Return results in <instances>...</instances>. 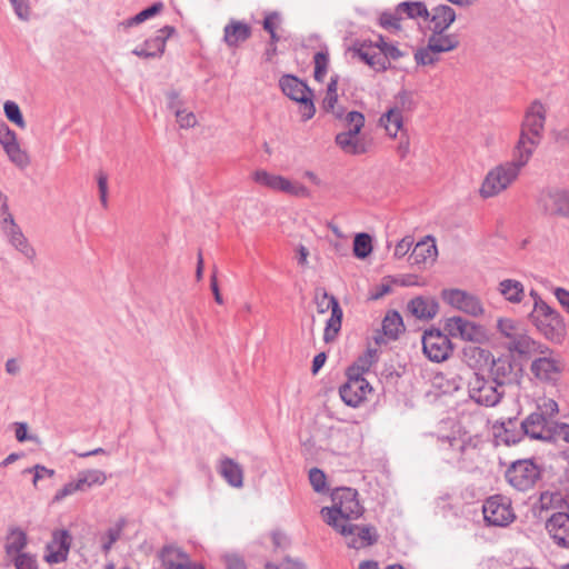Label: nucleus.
Here are the masks:
<instances>
[{"mask_svg":"<svg viewBox=\"0 0 569 569\" xmlns=\"http://www.w3.org/2000/svg\"><path fill=\"white\" fill-rule=\"evenodd\" d=\"M463 359L473 369H480L482 366L490 365L488 377L495 380V382H499L502 388L506 385L518 381V371L520 369H518L511 355H503L495 359L489 350L477 346H469L463 348Z\"/></svg>","mask_w":569,"mask_h":569,"instance_id":"f257e3e1","label":"nucleus"},{"mask_svg":"<svg viewBox=\"0 0 569 569\" xmlns=\"http://www.w3.org/2000/svg\"><path fill=\"white\" fill-rule=\"evenodd\" d=\"M331 507H322L320 513L325 522L333 529L359 519L365 508L358 499V491L349 487L336 488L331 492Z\"/></svg>","mask_w":569,"mask_h":569,"instance_id":"f03ea898","label":"nucleus"},{"mask_svg":"<svg viewBox=\"0 0 569 569\" xmlns=\"http://www.w3.org/2000/svg\"><path fill=\"white\" fill-rule=\"evenodd\" d=\"M529 151L523 154L515 150L513 159L492 168L485 177L480 187V196L485 199L495 197L506 190L519 176L520 170L528 163Z\"/></svg>","mask_w":569,"mask_h":569,"instance_id":"7ed1b4c3","label":"nucleus"},{"mask_svg":"<svg viewBox=\"0 0 569 569\" xmlns=\"http://www.w3.org/2000/svg\"><path fill=\"white\" fill-rule=\"evenodd\" d=\"M497 329L502 337L507 339L506 348L511 353L520 357H530L535 353L546 355L550 349L533 340L526 328L518 321L510 318H500L497 321Z\"/></svg>","mask_w":569,"mask_h":569,"instance_id":"20e7f679","label":"nucleus"},{"mask_svg":"<svg viewBox=\"0 0 569 569\" xmlns=\"http://www.w3.org/2000/svg\"><path fill=\"white\" fill-rule=\"evenodd\" d=\"M545 121L546 110L542 103L533 101L525 114L520 138L516 147L517 153L525 156L529 151L528 158L530 159L542 138Z\"/></svg>","mask_w":569,"mask_h":569,"instance_id":"39448f33","label":"nucleus"},{"mask_svg":"<svg viewBox=\"0 0 569 569\" xmlns=\"http://www.w3.org/2000/svg\"><path fill=\"white\" fill-rule=\"evenodd\" d=\"M530 319L537 330L553 343H561L566 337V325L561 315L547 302H540L537 310H532Z\"/></svg>","mask_w":569,"mask_h":569,"instance_id":"423d86ee","label":"nucleus"},{"mask_svg":"<svg viewBox=\"0 0 569 569\" xmlns=\"http://www.w3.org/2000/svg\"><path fill=\"white\" fill-rule=\"evenodd\" d=\"M342 121L347 130L336 136V144L349 154L359 156L366 153V143L359 138L366 122L363 113L356 110L349 111L346 113Z\"/></svg>","mask_w":569,"mask_h":569,"instance_id":"0eeeda50","label":"nucleus"},{"mask_svg":"<svg viewBox=\"0 0 569 569\" xmlns=\"http://www.w3.org/2000/svg\"><path fill=\"white\" fill-rule=\"evenodd\" d=\"M441 458L449 465L467 468L472 461L476 446L466 437L442 436L438 438Z\"/></svg>","mask_w":569,"mask_h":569,"instance_id":"6e6552de","label":"nucleus"},{"mask_svg":"<svg viewBox=\"0 0 569 569\" xmlns=\"http://www.w3.org/2000/svg\"><path fill=\"white\" fill-rule=\"evenodd\" d=\"M476 369L468 380V395L477 405L483 407L497 406L505 395V389L490 377L483 376Z\"/></svg>","mask_w":569,"mask_h":569,"instance_id":"1a4fd4ad","label":"nucleus"},{"mask_svg":"<svg viewBox=\"0 0 569 569\" xmlns=\"http://www.w3.org/2000/svg\"><path fill=\"white\" fill-rule=\"evenodd\" d=\"M279 87L284 96L300 104L303 121L310 120L315 116L313 92L306 82L293 74H283L279 79Z\"/></svg>","mask_w":569,"mask_h":569,"instance_id":"9d476101","label":"nucleus"},{"mask_svg":"<svg viewBox=\"0 0 569 569\" xmlns=\"http://www.w3.org/2000/svg\"><path fill=\"white\" fill-rule=\"evenodd\" d=\"M508 483L518 491H528L541 478L540 467L532 459L513 461L505 473Z\"/></svg>","mask_w":569,"mask_h":569,"instance_id":"9b49d317","label":"nucleus"},{"mask_svg":"<svg viewBox=\"0 0 569 569\" xmlns=\"http://www.w3.org/2000/svg\"><path fill=\"white\" fill-rule=\"evenodd\" d=\"M422 350L430 361L439 363L450 357L453 345L445 330L430 329L422 336Z\"/></svg>","mask_w":569,"mask_h":569,"instance_id":"f8f14e48","label":"nucleus"},{"mask_svg":"<svg viewBox=\"0 0 569 569\" xmlns=\"http://www.w3.org/2000/svg\"><path fill=\"white\" fill-rule=\"evenodd\" d=\"M397 107L390 108L380 118V122L385 126L387 132L391 137H396L402 130L403 117L401 111H411L416 108L413 93L408 90H400L396 96Z\"/></svg>","mask_w":569,"mask_h":569,"instance_id":"ddd939ff","label":"nucleus"},{"mask_svg":"<svg viewBox=\"0 0 569 569\" xmlns=\"http://www.w3.org/2000/svg\"><path fill=\"white\" fill-rule=\"evenodd\" d=\"M252 179L254 182L273 191L284 192L287 194L299 198L310 197V190L306 186L301 183H293L283 176L272 174L263 169L254 171Z\"/></svg>","mask_w":569,"mask_h":569,"instance_id":"4468645a","label":"nucleus"},{"mask_svg":"<svg viewBox=\"0 0 569 569\" xmlns=\"http://www.w3.org/2000/svg\"><path fill=\"white\" fill-rule=\"evenodd\" d=\"M538 204L547 214L569 219V189L546 188L539 194Z\"/></svg>","mask_w":569,"mask_h":569,"instance_id":"2eb2a0df","label":"nucleus"},{"mask_svg":"<svg viewBox=\"0 0 569 569\" xmlns=\"http://www.w3.org/2000/svg\"><path fill=\"white\" fill-rule=\"evenodd\" d=\"M335 530L346 538L347 546L352 549L370 547L379 539L377 529L372 525L360 526L349 522Z\"/></svg>","mask_w":569,"mask_h":569,"instance_id":"dca6fc26","label":"nucleus"},{"mask_svg":"<svg viewBox=\"0 0 569 569\" xmlns=\"http://www.w3.org/2000/svg\"><path fill=\"white\" fill-rule=\"evenodd\" d=\"M482 512L485 521L495 527H506L515 518L510 503L500 495L489 497L482 506Z\"/></svg>","mask_w":569,"mask_h":569,"instance_id":"f3484780","label":"nucleus"},{"mask_svg":"<svg viewBox=\"0 0 569 569\" xmlns=\"http://www.w3.org/2000/svg\"><path fill=\"white\" fill-rule=\"evenodd\" d=\"M441 297L451 307L471 317H479L485 312L481 300L468 291L461 289H443Z\"/></svg>","mask_w":569,"mask_h":569,"instance_id":"a211bd4d","label":"nucleus"},{"mask_svg":"<svg viewBox=\"0 0 569 569\" xmlns=\"http://www.w3.org/2000/svg\"><path fill=\"white\" fill-rule=\"evenodd\" d=\"M443 329L450 338H460L465 341L480 342L485 338L482 326L460 316L447 318Z\"/></svg>","mask_w":569,"mask_h":569,"instance_id":"6ab92c4d","label":"nucleus"},{"mask_svg":"<svg viewBox=\"0 0 569 569\" xmlns=\"http://www.w3.org/2000/svg\"><path fill=\"white\" fill-rule=\"evenodd\" d=\"M72 537L67 529H56L50 541L46 545L44 560L49 565L62 563L68 559Z\"/></svg>","mask_w":569,"mask_h":569,"instance_id":"aec40b11","label":"nucleus"},{"mask_svg":"<svg viewBox=\"0 0 569 569\" xmlns=\"http://www.w3.org/2000/svg\"><path fill=\"white\" fill-rule=\"evenodd\" d=\"M346 376L347 381L339 388L340 398L347 406L357 408L372 391V388L363 377Z\"/></svg>","mask_w":569,"mask_h":569,"instance_id":"412c9836","label":"nucleus"},{"mask_svg":"<svg viewBox=\"0 0 569 569\" xmlns=\"http://www.w3.org/2000/svg\"><path fill=\"white\" fill-rule=\"evenodd\" d=\"M0 144L6 151L8 158L17 167L26 168L30 159L26 151H23L17 140L16 132L0 118Z\"/></svg>","mask_w":569,"mask_h":569,"instance_id":"4be33fe9","label":"nucleus"},{"mask_svg":"<svg viewBox=\"0 0 569 569\" xmlns=\"http://www.w3.org/2000/svg\"><path fill=\"white\" fill-rule=\"evenodd\" d=\"M176 33V28L172 26H164L157 31L154 37L148 38L144 42L132 50L137 57L149 59L159 58L163 54L167 40Z\"/></svg>","mask_w":569,"mask_h":569,"instance_id":"5701e85b","label":"nucleus"},{"mask_svg":"<svg viewBox=\"0 0 569 569\" xmlns=\"http://www.w3.org/2000/svg\"><path fill=\"white\" fill-rule=\"evenodd\" d=\"M546 530L560 548L569 549V513L553 512L546 521Z\"/></svg>","mask_w":569,"mask_h":569,"instance_id":"b1692460","label":"nucleus"},{"mask_svg":"<svg viewBox=\"0 0 569 569\" xmlns=\"http://www.w3.org/2000/svg\"><path fill=\"white\" fill-rule=\"evenodd\" d=\"M522 428L525 436L532 440H547L550 438L548 429V419L538 406L536 411L522 419Z\"/></svg>","mask_w":569,"mask_h":569,"instance_id":"393cba45","label":"nucleus"},{"mask_svg":"<svg viewBox=\"0 0 569 569\" xmlns=\"http://www.w3.org/2000/svg\"><path fill=\"white\" fill-rule=\"evenodd\" d=\"M2 233L4 234L7 241L23 257H26L29 261H33L36 258V250L29 243L28 239L23 234L21 228L17 224L16 221L10 222L0 227Z\"/></svg>","mask_w":569,"mask_h":569,"instance_id":"a878e982","label":"nucleus"},{"mask_svg":"<svg viewBox=\"0 0 569 569\" xmlns=\"http://www.w3.org/2000/svg\"><path fill=\"white\" fill-rule=\"evenodd\" d=\"M496 437L503 443L511 446L519 443L526 436L522 420L518 417H509L495 425Z\"/></svg>","mask_w":569,"mask_h":569,"instance_id":"bb28decb","label":"nucleus"},{"mask_svg":"<svg viewBox=\"0 0 569 569\" xmlns=\"http://www.w3.org/2000/svg\"><path fill=\"white\" fill-rule=\"evenodd\" d=\"M429 13L430 30L437 34L446 32L457 19L455 9L448 4H438Z\"/></svg>","mask_w":569,"mask_h":569,"instance_id":"cd10ccee","label":"nucleus"},{"mask_svg":"<svg viewBox=\"0 0 569 569\" xmlns=\"http://www.w3.org/2000/svg\"><path fill=\"white\" fill-rule=\"evenodd\" d=\"M437 254L438 250L435 238L427 236L423 240H420L415 244L408 260L411 266H420L433 262Z\"/></svg>","mask_w":569,"mask_h":569,"instance_id":"c85d7f7f","label":"nucleus"},{"mask_svg":"<svg viewBox=\"0 0 569 569\" xmlns=\"http://www.w3.org/2000/svg\"><path fill=\"white\" fill-rule=\"evenodd\" d=\"M355 53L375 71H386L389 69L390 63L386 61V57H382L380 52L372 49V43L361 41L355 44Z\"/></svg>","mask_w":569,"mask_h":569,"instance_id":"c756f323","label":"nucleus"},{"mask_svg":"<svg viewBox=\"0 0 569 569\" xmlns=\"http://www.w3.org/2000/svg\"><path fill=\"white\" fill-rule=\"evenodd\" d=\"M531 371L539 380L556 382L559 378L561 367L559 361L545 356L532 361Z\"/></svg>","mask_w":569,"mask_h":569,"instance_id":"7c9ffc66","label":"nucleus"},{"mask_svg":"<svg viewBox=\"0 0 569 569\" xmlns=\"http://www.w3.org/2000/svg\"><path fill=\"white\" fill-rule=\"evenodd\" d=\"M159 558L166 569H189V556L180 548L174 546H164Z\"/></svg>","mask_w":569,"mask_h":569,"instance_id":"2f4dec72","label":"nucleus"},{"mask_svg":"<svg viewBox=\"0 0 569 569\" xmlns=\"http://www.w3.org/2000/svg\"><path fill=\"white\" fill-rule=\"evenodd\" d=\"M408 311L420 320L432 319L439 310V305L433 298L416 297L408 302Z\"/></svg>","mask_w":569,"mask_h":569,"instance_id":"473e14b6","label":"nucleus"},{"mask_svg":"<svg viewBox=\"0 0 569 569\" xmlns=\"http://www.w3.org/2000/svg\"><path fill=\"white\" fill-rule=\"evenodd\" d=\"M219 473L233 488L243 486V470L241 466L231 458H223L220 461Z\"/></svg>","mask_w":569,"mask_h":569,"instance_id":"72a5a7b5","label":"nucleus"},{"mask_svg":"<svg viewBox=\"0 0 569 569\" xmlns=\"http://www.w3.org/2000/svg\"><path fill=\"white\" fill-rule=\"evenodd\" d=\"M330 303H331V311H330L331 315L326 322L325 332H323V340L327 343L333 341L337 338V336L341 329V322H342V316H343V311H342V308L340 307L338 299H332Z\"/></svg>","mask_w":569,"mask_h":569,"instance_id":"f704fd0d","label":"nucleus"},{"mask_svg":"<svg viewBox=\"0 0 569 569\" xmlns=\"http://www.w3.org/2000/svg\"><path fill=\"white\" fill-rule=\"evenodd\" d=\"M251 36L250 27L240 21L232 20L224 27V41L229 47H236L244 42Z\"/></svg>","mask_w":569,"mask_h":569,"instance_id":"c9c22d12","label":"nucleus"},{"mask_svg":"<svg viewBox=\"0 0 569 569\" xmlns=\"http://www.w3.org/2000/svg\"><path fill=\"white\" fill-rule=\"evenodd\" d=\"M498 292L510 303H520L525 297L522 282L516 279H503L498 284Z\"/></svg>","mask_w":569,"mask_h":569,"instance_id":"e433bc0d","label":"nucleus"},{"mask_svg":"<svg viewBox=\"0 0 569 569\" xmlns=\"http://www.w3.org/2000/svg\"><path fill=\"white\" fill-rule=\"evenodd\" d=\"M428 41L430 42V48H436L435 50L439 53L450 52L460 44L458 34L446 32H441L440 34L431 32L428 37Z\"/></svg>","mask_w":569,"mask_h":569,"instance_id":"4c0bfd02","label":"nucleus"},{"mask_svg":"<svg viewBox=\"0 0 569 569\" xmlns=\"http://www.w3.org/2000/svg\"><path fill=\"white\" fill-rule=\"evenodd\" d=\"M381 329L389 340L398 339L399 335L405 330L401 315L396 310H390L385 316Z\"/></svg>","mask_w":569,"mask_h":569,"instance_id":"58836bf2","label":"nucleus"},{"mask_svg":"<svg viewBox=\"0 0 569 569\" xmlns=\"http://www.w3.org/2000/svg\"><path fill=\"white\" fill-rule=\"evenodd\" d=\"M378 360L376 349H368L365 355L360 356L348 369L346 375L363 377L371 366Z\"/></svg>","mask_w":569,"mask_h":569,"instance_id":"ea45409f","label":"nucleus"},{"mask_svg":"<svg viewBox=\"0 0 569 569\" xmlns=\"http://www.w3.org/2000/svg\"><path fill=\"white\" fill-rule=\"evenodd\" d=\"M126 526L127 520L120 518L101 536V549L104 553H108L112 546L121 538Z\"/></svg>","mask_w":569,"mask_h":569,"instance_id":"a19ab883","label":"nucleus"},{"mask_svg":"<svg viewBox=\"0 0 569 569\" xmlns=\"http://www.w3.org/2000/svg\"><path fill=\"white\" fill-rule=\"evenodd\" d=\"M28 537L27 533L20 528L10 529L8 542L6 545V552L8 555L12 553H23L22 550L27 547Z\"/></svg>","mask_w":569,"mask_h":569,"instance_id":"79ce46f5","label":"nucleus"},{"mask_svg":"<svg viewBox=\"0 0 569 569\" xmlns=\"http://www.w3.org/2000/svg\"><path fill=\"white\" fill-rule=\"evenodd\" d=\"M398 11L403 12L410 19H429V10L422 1H403L398 4Z\"/></svg>","mask_w":569,"mask_h":569,"instance_id":"37998d69","label":"nucleus"},{"mask_svg":"<svg viewBox=\"0 0 569 569\" xmlns=\"http://www.w3.org/2000/svg\"><path fill=\"white\" fill-rule=\"evenodd\" d=\"M163 9V3L158 1L152 3L151 6L144 8L140 12H138L136 16L122 21L119 26H122L124 28H130L132 26H137L139 23L144 22L146 20L154 17Z\"/></svg>","mask_w":569,"mask_h":569,"instance_id":"c03bdc74","label":"nucleus"},{"mask_svg":"<svg viewBox=\"0 0 569 569\" xmlns=\"http://www.w3.org/2000/svg\"><path fill=\"white\" fill-rule=\"evenodd\" d=\"M372 252V238L366 232L357 233L353 240V254L366 259Z\"/></svg>","mask_w":569,"mask_h":569,"instance_id":"a18cd8bd","label":"nucleus"},{"mask_svg":"<svg viewBox=\"0 0 569 569\" xmlns=\"http://www.w3.org/2000/svg\"><path fill=\"white\" fill-rule=\"evenodd\" d=\"M430 48V42L427 41L426 47H421L415 52V61L418 66H435L439 61V52Z\"/></svg>","mask_w":569,"mask_h":569,"instance_id":"49530a36","label":"nucleus"},{"mask_svg":"<svg viewBox=\"0 0 569 569\" xmlns=\"http://www.w3.org/2000/svg\"><path fill=\"white\" fill-rule=\"evenodd\" d=\"M315 71L313 77L315 80L322 82L325 76L327 73L328 64H329V52L328 48L325 46L322 50L316 52L313 57Z\"/></svg>","mask_w":569,"mask_h":569,"instance_id":"de8ad7c7","label":"nucleus"},{"mask_svg":"<svg viewBox=\"0 0 569 569\" xmlns=\"http://www.w3.org/2000/svg\"><path fill=\"white\" fill-rule=\"evenodd\" d=\"M7 119L21 129L26 128V121L17 102L8 100L3 104Z\"/></svg>","mask_w":569,"mask_h":569,"instance_id":"09e8293b","label":"nucleus"},{"mask_svg":"<svg viewBox=\"0 0 569 569\" xmlns=\"http://www.w3.org/2000/svg\"><path fill=\"white\" fill-rule=\"evenodd\" d=\"M309 482L312 489L318 493H323L328 489L327 476L321 469L317 467H313L309 470Z\"/></svg>","mask_w":569,"mask_h":569,"instance_id":"8fccbe9b","label":"nucleus"},{"mask_svg":"<svg viewBox=\"0 0 569 569\" xmlns=\"http://www.w3.org/2000/svg\"><path fill=\"white\" fill-rule=\"evenodd\" d=\"M540 505L541 509H550L553 507H560L562 502H565L562 495L560 492H549L545 491L540 495Z\"/></svg>","mask_w":569,"mask_h":569,"instance_id":"3c124183","label":"nucleus"},{"mask_svg":"<svg viewBox=\"0 0 569 569\" xmlns=\"http://www.w3.org/2000/svg\"><path fill=\"white\" fill-rule=\"evenodd\" d=\"M13 562L17 569H38L36 556L28 552L16 556Z\"/></svg>","mask_w":569,"mask_h":569,"instance_id":"603ef678","label":"nucleus"},{"mask_svg":"<svg viewBox=\"0 0 569 569\" xmlns=\"http://www.w3.org/2000/svg\"><path fill=\"white\" fill-rule=\"evenodd\" d=\"M18 19L28 21L30 19V6L28 0H9Z\"/></svg>","mask_w":569,"mask_h":569,"instance_id":"864d4df0","label":"nucleus"},{"mask_svg":"<svg viewBox=\"0 0 569 569\" xmlns=\"http://www.w3.org/2000/svg\"><path fill=\"white\" fill-rule=\"evenodd\" d=\"M16 221L9 209L8 197L0 191V227Z\"/></svg>","mask_w":569,"mask_h":569,"instance_id":"5fc2aeb1","label":"nucleus"},{"mask_svg":"<svg viewBox=\"0 0 569 569\" xmlns=\"http://www.w3.org/2000/svg\"><path fill=\"white\" fill-rule=\"evenodd\" d=\"M87 478V487L90 488L94 485L102 486L107 481V475L98 469L82 470Z\"/></svg>","mask_w":569,"mask_h":569,"instance_id":"6e6d98bb","label":"nucleus"},{"mask_svg":"<svg viewBox=\"0 0 569 569\" xmlns=\"http://www.w3.org/2000/svg\"><path fill=\"white\" fill-rule=\"evenodd\" d=\"M179 127L182 129L193 128L197 124V118L193 112H188L186 109L177 110L174 114Z\"/></svg>","mask_w":569,"mask_h":569,"instance_id":"4d7b16f0","label":"nucleus"},{"mask_svg":"<svg viewBox=\"0 0 569 569\" xmlns=\"http://www.w3.org/2000/svg\"><path fill=\"white\" fill-rule=\"evenodd\" d=\"M24 473H31L33 472V485L37 486V482L43 478H51L54 476V470L49 469L46 466L42 465H36L32 468H27Z\"/></svg>","mask_w":569,"mask_h":569,"instance_id":"13d9d810","label":"nucleus"},{"mask_svg":"<svg viewBox=\"0 0 569 569\" xmlns=\"http://www.w3.org/2000/svg\"><path fill=\"white\" fill-rule=\"evenodd\" d=\"M380 26L388 30H400V18L391 12H383L379 18Z\"/></svg>","mask_w":569,"mask_h":569,"instance_id":"bf43d9fd","label":"nucleus"},{"mask_svg":"<svg viewBox=\"0 0 569 569\" xmlns=\"http://www.w3.org/2000/svg\"><path fill=\"white\" fill-rule=\"evenodd\" d=\"M167 108L174 114L177 110H183V100L180 98V93L177 90H169L166 92Z\"/></svg>","mask_w":569,"mask_h":569,"instance_id":"052dcab7","label":"nucleus"},{"mask_svg":"<svg viewBox=\"0 0 569 569\" xmlns=\"http://www.w3.org/2000/svg\"><path fill=\"white\" fill-rule=\"evenodd\" d=\"M412 246H413V238L412 237L407 236V237L402 238L396 244L393 256L397 259H401L402 257H405L410 251Z\"/></svg>","mask_w":569,"mask_h":569,"instance_id":"680f3d73","label":"nucleus"},{"mask_svg":"<svg viewBox=\"0 0 569 569\" xmlns=\"http://www.w3.org/2000/svg\"><path fill=\"white\" fill-rule=\"evenodd\" d=\"M100 201L101 204L106 208L108 206V177L103 172H99L97 177Z\"/></svg>","mask_w":569,"mask_h":569,"instance_id":"e2e57ef3","label":"nucleus"},{"mask_svg":"<svg viewBox=\"0 0 569 569\" xmlns=\"http://www.w3.org/2000/svg\"><path fill=\"white\" fill-rule=\"evenodd\" d=\"M279 22L280 14L277 11H272L264 17L262 27L268 33L274 32Z\"/></svg>","mask_w":569,"mask_h":569,"instance_id":"0e129e2a","label":"nucleus"},{"mask_svg":"<svg viewBox=\"0 0 569 569\" xmlns=\"http://www.w3.org/2000/svg\"><path fill=\"white\" fill-rule=\"evenodd\" d=\"M14 431H16V439L19 442H24L28 440H36V437L28 433V425L27 422H14Z\"/></svg>","mask_w":569,"mask_h":569,"instance_id":"69168bd1","label":"nucleus"},{"mask_svg":"<svg viewBox=\"0 0 569 569\" xmlns=\"http://www.w3.org/2000/svg\"><path fill=\"white\" fill-rule=\"evenodd\" d=\"M227 569H247L243 559L238 555H228L224 558Z\"/></svg>","mask_w":569,"mask_h":569,"instance_id":"338daca9","label":"nucleus"},{"mask_svg":"<svg viewBox=\"0 0 569 569\" xmlns=\"http://www.w3.org/2000/svg\"><path fill=\"white\" fill-rule=\"evenodd\" d=\"M555 296L561 307L569 313V291L565 288H556Z\"/></svg>","mask_w":569,"mask_h":569,"instance_id":"774afa93","label":"nucleus"}]
</instances>
